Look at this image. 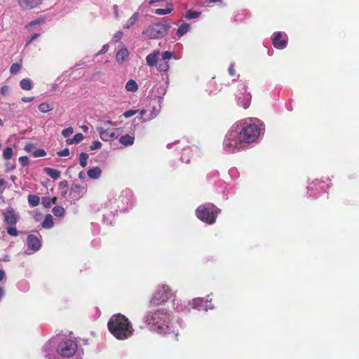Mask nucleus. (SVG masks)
Here are the masks:
<instances>
[{"label": "nucleus", "instance_id": "obj_1", "mask_svg": "<svg viewBox=\"0 0 359 359\" xmlns=\"http://www.w3.org/2000/svg\"><path fill=\"white\" fill-rule=\"evenodd\" d=\"M144 322L151 326L152 330L159 334L177 335V332L170 322V315L165 309H158L154 311L147 312L144 316Z\"/></svg>", "mask_w": 359, "mask_h": 359}, {"label": "nucleus", "instance_id": "obj_2", "mask_svg": "<svg viewBox=\"0 0 359 359\" xmlns=\"http://www.w3.org/2000/svg\"><path fill=\"white\" fill-rule=\"evenodd\" d=\"M107 325L111 334L119 340L126 339L133 333V326L128 319L120 313L112 316Z\"/></svg>", "mask_w": 359, "mask_h": 359}, {"label": "nucleus", "instance_id": "obj_3", "mask_svg": "<svg viewBox=\"0 0 359 359\" xmlns=\"http://www.w3.org/2000/svg\"><path fill=\"white\" fill-rule=\"evenodd\" d=\"M238 125L233 126L226 133L223 142V149L227 153H235L246 147L238 130Z\"/></svg>", "mask_w": 359, "mask_h": 359}, {"label": "nucleus", "instance_id": "obj_4", "mask_svg": "<svg viewBox=\"0 0 359 359\" xmlns=\"http://www.w3.org/2000/svg\"><path fill=\"white\" fill-rule=\"evenodd\" d=\"M263 125L258 121H245L241 128L238 127V133L241 135L245 144L255 142L260 135Z\"/></svg>", "mask_w": 359, "mask_h": 359}, {"label": "nucleus", "instance_id": "obj_5", "mask_svg": "<svg viewBox=\"0 0 359 359\" xmlns=\"http://www.w3.org/2000/svg\"><path fill=\"white\" fill-rule=\"evenodd\" d=\"M116 126V123L111 121H101L97 127L100 138L105 142L116 140L121 135V130L118 128H110L109 127Z\"/></svg>", "mask_w": 359, "mask_h": 359}, {"label": "nucleus", "instance_id": "obj_6", "mask_svg": "<svg viewBox=\"0 0 359 359\" xmlns=\"http://www.w3.org/2000/svg\"><path fill=\"white\" fill-rule=\"evenodd\" d=\"M219 210L212 203L200 205L196 210L197 217L209 224L215 223Z\"/></svg>", "mask_w": 359, "mask_h": 359}, {"label": "nucleus", "instance_id": "obj_7", "mask_svg": "<svg viewBox=\"0 0 359 359\" xmlns=\"http://www.w3.org/2000/svg\"><path fill=\"white\" fill-rule=\"evenodd\" d=\"M77 349L76 343L70 339H61L57 346V352L63 357L73 355Z\"/></svg>", "mask_w": 359, "mask_h": 359}, {"label": "nucleus", "instance_id": "obj_8", "mask_svg": "<svg viewBox=\"0 0 359 359\" xmlns=\"http://www.w3.org/2000/svg\"><path fill=\"white\" fill-rule=\"evenodd\" d=\"M171 296V289L167 285H162L157 290L150 300V304L154 306L159 305L166 302Z\"/></svg>", "mask_w": 359, "mask_h": 359}, {"label": "nucleus", "instance_id": "obj_9", "mask_svg": "<svg viewBox=\"0 0 359 359\" xmlns=\"http://www.w3.org/2000/svg\"><path fill=\"white\" fill-rule=\"evenodd\" d=\"M168 27L164 24L156 23L149 26L143 34L149 39L162 38L166 33Z\"/></svg>", "mask_w": 359, "mask_h": 359}, {"label": "nucleus", "instance_id": "obj_10", "mask_svg": "<svg viewBox=\"0 0 359 359\" xmlns=\"http://www.w3.org/2000/svg\"><path fill=\"white\" fill-rule=\"evenodd\" d=\"M240 87V92L237 95L238 104L244 109H247L250 104L251 95L250 93L247 92V87L245 83H241Z\"/></svg>", "mask_w": 359, "mask_h": 359}, {"label": "nucleus", "instance_id": "obj_11", "mask_svg": "<svg viewBox=\"0 0 359 359\" xmlns=\"http://www.w3.org/2000/svg\"><path fill=\"white\" fill-rule=\"evenodd\" d=\"M172 57H175L174 53L170 51L163 52L161 54V60H158V65L156 66L157 69L159 72H168L170 68L168 60Z\"/></svg>", "mask_w": 359, "mask_h": 359}, {"label": "nucleus", "instance_id": "obj_12", "mask_svg": "<svg viewBox=\"0 0 359 359\" xmlns=\"http://www.w3.org/2000/svg\"><path fill=\"white\" fill-rule=\"evenodd\" d=\"M272 40L274 47L278 49H283L287 46V36L285 34L278 32L274 33Z\"/></svg>", "mask_w": 359, "mask_h": 359}, {"label": "nucleus", "instance_id": "obj_13", "mask_svg": "<svg viewBox=\"0 0 359 359\" xmlns=\"http://www.w3.org/2000/svg\"><path fill=\"white\" fill-rule=\"evenodd\" d=\"M86 192V188L78 184H74L70 189L69 196L74 201L82 198Z\"/></svg>", "mask_w": 359, "mask_h": 359}, {"label": "nucleus", "instance_id": "obj_14", "mask_svg": "<svg viewBox=\"0 0 359 359\" xmlns=\"http://www.w3.org/2000/svg\"><path fill=\"white\" fill-rule=\"evenodd\" d=\"M3 215L4 217V222L8 225L15 226L19 219L18 214L11 208L6 209L4 211Z\"/></svg>", "mask_w": 359, "mask_h": 359}, {"label": "nucleus", "instance_id": "obj_15", "mask_svg": "<svg viewBox=\"0 0 359 359\" xmlns=\"http://www.w3.org/2000/svg\"><path fill=\"white\" fill-rule=\"evenodd\" d=\"M129 55L130 52L128 49L124 45L122 44L118 47L116 51L115 55L116 62L118 65H121L128 60Z\"/></svg>", "mask_w": 359, "mask_h": 359}, {"label": "nucleus", "instance_id": "obj_16", "mask_svg": "<svg viewBox=\"0 0 359 359\" xmlns=\"http://www.w3.org/2000/svg\"><path fill=\"white\" fill-rule=\"evenodd\" d=\"M27 245L30 250L36 252L40 249L41 243L37 236L31 234L27 236Z\"/></svg>", "mask_w": 359, "mask_h": 359}, {"label": "nucleus", "instance_id": "obj_17", "mask_svg": "<svg viewBox=\"0 0 359 359\" xmlns=\"http://www.w3.org/2000/svg\"><path fill=\"white\" fill-rule=\"evenodd\" d=\"M19 6L23 10H30L37 8L40 4L39 0H18Z\"/></svg>", "mask_w": 359, "mask_h": 359}, {"label": "nucleus", "instance_id": "obj_18", "mask_svg": "<svg viewBox=\"0 0 359 359\" xmlns=\"http://www.w3.org/2000/svg\"><path fill=\"white\" fill-rule=\"evenodd\" d=\"M160 51L154 50L146 57L147 65L149 67H156L159 60Z\"/></svg>", "mask_w": 359, "mask_h": 359}, {"label": "nucleus", "instance_id": "obj_19", "mask_svg": "<svg viewBox=\"0 0 359 359\" xmlns=\"http://www.w3.org/2000/svg\"><path fill=\"white\" fill-rule=\"evenodd\" d=\"M174 306L177 311L189 312L190 311V302H189L175 299Z\"/></svg>", "mask_w": 359, "mask_h": 359}, {"label": "nucleus", "instance_id": "obj_20", "mask_svg": "<svg viewBox=\"0 0 359 359\" xmlns=\"http://www.w3.org/2000/svg\"><path fill=\"white\" fill-rule=\"evenodd\" d=\"M87 175L92 180H97L101 177L102 169L98 166L93 167L88 170Z\"/></svg>", "mask_w": 359, "mask_h": 359}, {"label": "nucleus", "instance_id": "obj_21", "mask_svg": "<svg viewBox=\"0 0 359 359\" xmlns=\"http://www.w3.org/2000/svg\"><path fill=\"white\" fill-rule=\"evenodd\" d=\"M135 136L133 135H122L119 138V142L125 147L131 146L134 144Z\"/></svg>", "mask_w": 359, "mask_h": 359}, {"label": "nucleus", "instance_id": "obj_22", "mask_svg": "<svg viewBox=\"0 0 359 359\" xmlns=\"http://www.w3.org/2000/svg\"><path fill=\"white\" fill-rule=\"evenodd\" d=\"M173 11V5L172 3L168 2L165 5V8H157L154 10V13L158 15H165L170 13Z\"/></svg>", "mask_w": 359, "mask_h": 359}, {"label": "nucleus", "instance_id": "obj_23", "mask_svg": "<svg viewBox=\"0 0 359 359\" xmlns=\"http://www.w3.org/2000/svg\"><path fill=\"white\" fill-rule=\"evenodd\" d=\"M139 19V13H135L123 25V29H130L132 26H133Z\"/></svg>", "mask_w": 359, "mask_h": 359}, {"label": "nucleus", "instance_id": "obj_24", "mask_svg": "<svg viewBox=\"0 0 359 359\" xmlns=\"http://www.w3.org/2000/svg\"><path fill=\"white\" fill-rule=\"evenodd\" d=\"M44 172L46 175L50 176L53 180H57L60 177L61 172L60 171L53 169L51 168H45Z\"/></svg>", "mask_w": 359, "mask_h": 359}, {"label": "nucleus", "instance_id": "obj_25", "mask_svg": "<svg viewBox=\"0 0 359 359\" xmlns=\"http://www.w3.org/2000/svg\"><path fill=\"white\" fill-rule=\"evenodd\" d=\"M191 29V26L188 23H182L180 25L177 30V35L179 37H181L184 36L185 34H187L188 32H189Z\"/></svg>", "mask_w": 359, "mask_h": 359}, {"label": "nucleus", "instance_id": "obj_26", "mask_svg": "<svg viewBox=\"0 0 359 359\" xmlns=\"http://www.w3.org/2000/svg\"><path fill=\"white\" fill-rule=\"evenodd\" d=\"M20 86L25 90H30L33 88V83L30 79H23L20 82Z\"/></svg>", "mask_w": 359, "mask_h": 359}, {"label": "nucleus", "instance_id": "obj_27", "mask_svg": "<svg viewBox=\"0 0 359 359\" xmlns=\"http://www.w3.org/2000/svg\"><path fill=\"white\" fill-rule=\"evenodd\" d=\"M126 89L128 92L134 93L136 92L138 89L137 83L133 79H130L126 83L125 86Z\"/></svg>", "mask_w": 359, "mask_h": 359}, {"label": "nucleus", "instance_id": "obj_28", "mask_svg": "<svg viewBox=\"0 0 359 359\" xmlns=\"http://www.w3.org/2000/svg\"><path fill=\"white\" fill-rule=\"evenodd\" d=\"M84 138L82 133L76 134L73 138H69L66 140L67 144H76L81 142Z\"/></svg>", "mask_w": 359, "mask_h": 359}, {"label": "nucleus", "instance_id": "obj_29", "mask_svg": "<svg viewBox=\"0 0 359 359\" xmlns=\"http://www.w3.org/2000/svg\"><path fill=\"white\" fill-rule=\"evenodd\" d=\"M53 219L51 215H47L42 223V226L46 229H50L53 226Z\"/></svg>", "mask_w": 359, "mask_h": 359}, {"label": "nucleus", "instance_id": "obj_30", "mask_svg": "<svg viewBox=\"0 0 359 359\" xmlns=\"http://www.w3.org/2000/svg\"><path fill=\"white\" fill-rule=\"evenodd\" d=\"M203 302H204L203 299L198 297V298H195V299H192V301L189 302H190V306H191L192 309H198L201 306H203Z\"/></svg>", "mask_w": 359, "mask_h": 359}, {"label": "nucleus", "instance_id": "obj_31", "mask_svg": "<svg viewBox=\"0 0 359 359\" xmlns=\"http://www.w3.org/2000/svg\"><path fill=\"white\" fill-rule=\"evenodd\" d=\"M161 107H152V110L149 113L147 116V118H144V120H152L160 112Z\"/></svg>", "mask_w": 359, "mask_h": 359}, {"label": "nucleus", "instance_id": "obj_32", "mask_svg": "<svg viewBox=\"0 0 359 359\" xmlns=\"http://www.w3.org/2000/svg\"><path fill=\"white\" fill-rule=\"evenodd\" d=\"M201 15V12L192 10H188L184 15V18L188 20L198 18Z\"/></svg>", "mask_w": 359, "mask_h": 359}, {"label": "nucleus", "instance_id": "obj_33", "mask_svg": "<svg viewBox=\"0 0 359 359\" xmlns=\"http://www.w3.org/2000/svg\"><path fill=\"white\" fill-rule=\"evenodd\" d=\"M55 343H56L55 340L52 339V340L49 341V342L47 344H46V346H44V351L46 353V356L48 359H51L50 349L55 345Z\"/></svg>", "mask_w": 359, "mask_h": 359}, {"label": "nucleus", "instance_id": "obj_34", "mask_svg": "<svg viewBox=\"0 0 359 359\" xmlns=\"http://www.w3.org/2000/svg\"><path fill=\"white\" fill-rule=\"evenodd\" d=\"M39 201H40V198L36 195H29L28 196V202H29V204L32 207H35V206L38 205L39 203Z\"/></svg>", "mask_w": 359, "mask_h": 359}, {"label": "nucleus", "instance_id": "obj_35", "mask_svg": "<svg viewBox=\"0 0 359 359\" xmlns=\"http://www.w3.org/2000/svg\"><path fill=\"white\" fill-rule=\"evenodd\" d=\"M39 109L42 113H46L53 109L51 105L47 102H43L39 104Z\"/></svg>", "mask_w": 359, "mask_h": 359}, {"label": "nucleus", "instance_id": "obj_36", "mask_svg": "<svg viewBox=\"0 0 359 359\" xmlns=\"http://www.w3.org/2000/svg\"><path fill=\"white\" fill-rule=\"evenodd\" d=\"M88 159V155L86 153H81L79 156V163L80 165L85 168L87 165Z\"/></svg>", "mask_w": 359, "mask_h": 359}, {"label": "nucleus", "instance_id": "obj_37", "mask_svg": "<svg viewBox=\"0 0 359 359\" xmlns=\"http://www.w3.org/2000/svg\"><path fill=\"white\" fill-rule=\"evenodd\" d=\"M56 198H50L49 197H45L42 200V203L45 207H50L52 204L55 203Z\"/></svg>", "mask_w": 359, "mask_h": 359}, {"label": "nucleus", "instance_id": "obj_38", "mask_svg": "<svg viewBox=\"0 0 359 359\" xmlns=\"http://www.w3.org/2000/svg\"><path fill=\"white\" fill-rule=\"evenodd\" d=\"M53 212L57 217H62L65 214V209L60 206H55L53 209Z\"/></svg>", "mask_w": 359, "mask_h": 359}, {"label": "nucleus", "instance_id": "obj_39", "mask_svg": "<svg viewBox=\"0 0 359 359\" xmlns=\"http://www.w3.org/2000/svg\"><path fill=\"white\" fill-rule=\"evenodd\" d=\"M193 151V149L187 148L183 151L182 155V161L185 163L189 162V158L188 156H189V154Z\"/></svg>", "mask_w": 359, "mask_h": 359}, {"label": "nucleus", "instance_id": "obj_40", "mask_svg": "<svg viewBox=\"0 0 359 359\" xmlns=\"http://www.w3.org/2000/svg\"><path fill=\"white\" fill-rule=\"evenodd\" d=\"M13 155V149L11 147H6L3 151V157L6 160L11 158Z\"/></svg>", "mask_w": 359, "mask_h": 359}, {"label": "nucleus", "instance_id": "obj_41", "mask_svg": "<svg viewBox=\"0 0 359 359\" xmlns=\"http://www.w3.org/2000/svg\"><path fill=\"white\" fill-rule=\"evenodd\" d=\"M123 32L122 31H118L112 36L111 41L115 43L118 42L123 38Z\"/></svg>", "mask_w": 359, "mask_h": 359}, {"label": "nucleus", "instance_id": "obj_42", "mask_svg": "<svg viewBox=\"0 0 359 359\" xmlns=\"http://www.w3.org/2000/svg\"><path fill=\"white\" fill-rule=\"evenodd\" d=\"M21 69V65L18 63H14L11 65L10 68V72L12 74H15L20 72Z\"/></svg>", "mask_w": 359, "mask_h": 359}, {"label": "nucleus", "instance_id": "obj_43", "mask_svg": "<svg viewBox=\"0 0 359 359\" xmlns=\"http://www.w3.org/2000/svg\"><path fill=\"white\" fill-rule=\"evenodd\" d=\"M7 232L12 236H17L18 235V231L15 226L8 225V227L7 228Z\"/></svg>", "mask_w": 359, "mask_h": 359}, {"label": "nucleus", "instance_id": "obj_44", "mask_svg": "<svg viewBox=\"0 0 359 359\" xmlns=\"http://www.w3.org/2000/svg\"><path fill=\"white\" fill-rule=\"evenodd\" d=\"M140 113V116L138 118L139 121L141 122L149 121V120H144V118H147V116L149 114L147 109H142L138 111Z\"/></svg>", "mask_w": 359, "mask_h": 359}, {"label": "nucleus", "instance_id": "obj_45", "mask_svg": "<svg viewBox=\"0 0 359 359\" xmlns=\"http://www.w3.org/2000/svg\"><path fill=\"white\" fill-rule=\"evenodd\" d=\"M10 93V87L8 86H4L0 89V96L6 97Z\"/></svg>", "mask_w": 359, "mask_h": 359}, {"label": "nucleus", "instance_id": "obj_46", "mask_svg": "<svg viewBox=\"0 0 359 359\" xmlns=\"http://www.w3.org/2000/svg\"><path fill=\"white\" fill-rule=\"evenodd\" d=\"M46 151L42 149H36L34 151H33V156L36 158L43 157V156H46Z\"/></svg>", "mask_w": 359, "mask_h": 359}, {"label": "nucleus", "instance_id": "obj_47", "mask_svg": "<svg viewBox=\"0 0 359 359\" xmlns=\"http://www.w3.org/2000/svg\"><path fill=\"white\" fill-rule=\"evenodd\" d=\"M74 133V130L72 127L67 128L62 131V135L65 137H69Z\"/></svg>", "mask_w": 359, "mask_h": 359}, {"label": "nucleus", "instance_id": "obj_48", "mask_svg": "<svg viewBox=\"0 0 359 359\" xmlns=\"http://www.w3.org/2000/svg\"><path fill=\"white\" fill-rule=\"evenodd\" d=\"M138 111H139V110H135V109L128 110L123 114V116L125 118H130V117L135 115Z\"/></svg>", "mask_w": 359, "mask_h": 359}, {"label": "nucleus", "instance_id": "obj_49", "mask_svg": "<svg viewBox=\"0 0 359 359\" xmlns=\"http://www.w3.org/2000/svg\"><path fill=\"white\" fill-rule=\"evenodd\" d=\"M102 147V143L99 141H95L92 143V144L90 145V149L92 150H95V149H100Z\"/></svg>", "mask_w": 359, "mask_h": 359}, {"label": "nucleus", "instance_id": "obj_50", "mask_svg": "<svg viewBox=\"0 0 359 359\" xmlns=\"http://www.w3.org/2000/svg\"><path fill=\"white\" fill-rule=\"evenodd\" d=\"M19 161L22 166H26L29 164V158L27 156L20 157Z\"/></svg>", "mask_w": 359, "mask_h": 359}, {"label": "nucleus", "instance_id": "obj_51", "mask_svg": "<svg viewBox=\"0 0 359 359\" xmlns=\"http://www.w3.org/2000/svg\"><path fill=\"white\" fill-rule=\"evenodd\" d=\"M109 49V46L108 44H104L101 50L97 53V55H102V54H104L105 53H107Z\"/></svg>", "mask_w": 359, "mask_h": 359}, {"label": "nucleus", "instance_id": "obj_52", "mask_svg": "<svg viewBox=\"0 0 359 359\" xmlns=\"http://www.w3.org/2000/svg\"><path fill=\"white\" fill-rule=\"evenodd\" d=\"M57 155L59 156H67L69 155V149L66 148V149L57 152Z\"/></svg>", "mask_w": 359, "mask_h": 359}, {"label": "nucleus", "instance_id": "obj_53", "mask_svg": "<svg viewBox=\"0 0 359 359\" xmlns=\"http://www.w3.org/2000/svg\"><path fill=\"white\" fill-rule=\"evenodd\" d=\"M43 21L42 20H34V21H32L31 22L29 25H28V28L30 29L31 27L35 26V25H40L41 23H42Z\"/></svg>", "mask_w": 359, "mask_h": 359}, {"label": "nucleus", "instance_id": "obj_54", "mask_svg": "<svg viewBox=\"0 0 359 359\" xmlns=\"http://www.w3.org/2000/svg\"><path fill=\"white\" fill-rule=\"evenodd\" d=\"M213 309L212 304L210 302L208 303V301H206L205 304L203 305V309L205 311H208V309Z\"/></svg>", "mask_w": 359, "mask_h": 359}, {"label": "nucleus", "instance_id": "obj_55", "mask_svg": "<svg viewBox=\"0 0 359 359\" xmlns=\"http://www.w3.org/2000/svg\"><path fill=\"white\" fill-rule=\"evenodd\" d=\"M39 36V34H33L31 38L27 41L26 45H29L34 40H35L38 36Z\"/></svg>", "mask_w": 359, "mask_h": 359}, {"label": "nucleus", "instance_id": "obj_56", "mask_svg": "<svg viewBox=\"0 0 359 359\" xmlns=\"http://www.w3.org/2000/svg\"><path fill=\"white\" fill-rule=\"evenodd\" d=\"M33 148H34V145L31 143H27L25 146V150L28 152L31 151Z\"/></svg>", "mask_w": 359, "mask_h": 359}, {"label": "nucleus", "instance_id": "obj_57", "mask_svg": "<svg viewBox=\"0 0 359 359\" xmlns=\"http://www.w3.org/2000/svg\"><path fill=\"white\" fill-rule=\"evenodd\" d=\"M22 100L24 102H31L34 100V97H23Z\"/></svg>", "mask_w": 359, "mask_h": 359}, {"label": "nucleus", "instance_id": "obj_58", "mask_svg": "<svg viewBox=\"0 0 359 359\" xmlns=\"http://www.w3.org/2000/svg\"><path fill=\"white\" fill-rule=\"evenodd\" d=\"M113 11H114V13L115 15V17L116 18H118V7L117 5H114L113 6Z\"/></svg>", "mask_w": 359, "mask_h": 359}, {"label": "nucleus", "instance_id": "obj_59", "mask_svg": "<svg viewBox=\"0 0 359 359\" xmlns=\"http://www.w3.org/2000/svg\"><path fill=\"white\" fill-rule=\"evenodd\" d=\"M79 178L81 180H85L86 178V175L83 171H81L79 173Z\"/></svg>", "mask_w": 359, "mask_h": 359}, {"label": "nucleus", "instance_id": "obj_60", "mask_svg": "<svg viewBox=\"0 0 359 359\" xmlns=\"http://www.w3.org/2000/svg\"><path fill=\"white\" fill-rule=\"evenodd\" d=\"M229 74L231 76H234L235 75L236 72H235V69L233 68V65H231L230 67H229Z\"/></svg>", "mask_w": 359, "mask_h": 359}, {"label": "nucleus", "instance_id": "obj_61", "mask_svg": "<svg viewBox=\"0 0 359 359\" xmlns=\"http://www.w3.org/2000/svg\"><path fill=\"white\" fill-rule=\"evenodd\" d=\"M6 276L4 271L0 269V281L3 280Z\"/></svg>", "mask_w": 359, "mask_h": 359}, {"label": "nucleus", "instance_id": "obj_62", "mask_svg": "<svg viewBox=\"0 0 359 359\" xmlns=\"http://www.w3.org/2000/svg\"><path fill=\"white\" fill-rule=\"evenodd\" d=\"M60 77L57 78L56 80H55V83H54V87H55L56 86L59 85L60 83Z\"/></svg>", "mask_w": 359, "mask_h": 359}, {"label": "nucleus", "instance_id": "obj_63", "mask_svg": "<svg viewBox=\"0 0 359 359\" xmlns=\"http://www.w3.org/2000/svg\"><path fill=\"white\" fill-rule=\"evenodd\" d=\"M81 128L83 129V131H87L88 130V127L86 126H83L81 127Z\"/></svg>", "mask_w": 359, "mask_h": 359}, {"label": "nucleus", "instance_id": "obj_64", "mask_svg": "<svg viewBox=\"0 0 359 359\" xmlns=\"http://www.w3.org/2000/svg\"><path fill=\"white\" fill-rule=\"evenodd\" d=\"M210 2H212V3H216V2H219L221 0H209Z\"/></svg>", "mask_w": 359, "mask_h": 359}]
</instances>
